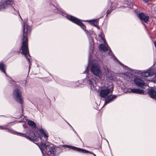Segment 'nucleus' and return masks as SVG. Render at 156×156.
<instances>
[{
  "label": "nucleus",
  "mask_w": 156,
  "mask_h": 156,
  "mask_svg": "<svg viewBox=\"0 0 156 156\" xmlns=\"http://www.w3.org/2000/svg\"><path fill=\"white\" fill-rule=\"evenodd\" d=\"M129 92L138 94H143L144 92L143 90L139 89L133 88L130 89V91Z\"/></svg>",
  "instance_id": "14"
},
{
  "label": "nucleus",
  "mask_w": 156,
  "mask_h": 156,
  "mask_svg": "<svg viewBox=\"0 0 156 156\" xmlns=\"http://www.w3.org/2000/svg\"><path fill=\"white\" fill-rule=\"evenodd\" d=\"M5 65L3 64L2 62L0 63V69L2 72L4 73L5 75H6L5 69Z\"/></svg>",
  "instance_id": "19"
},
{
  "label": "nucleus",
  "mask_w": 156,
  "mask_h": 156,
  "mask_svg": "<svg viewBox=\"0 0 156 156\" xmlns=\"http://www.w3.org/2000/svg\"><path fill=\"white\" fill-rule=\"evenodd\" d=\"M13 3V0H6L2 2V4L0 5V10L5 9L9 5H12Z\"/></svg>",
  "instance_id": "9"
},
{
  "label": "nucleus",
  "mask_w": 156,
  "mask_h": 156,
  "mask_svg": "<svg viewBox=\"0 0 156 156\" xmlns=\"http://www.w3.org/2000/svg\"><path fill=\"white\" fill-rule=\"evenodd\" d=\"M148 93L150 97L156 99V89L151 88L148 91Z\"/></svg>",
  "instance_id": "13"
},
{
  "label": "nucleus",
  "mask_w": 156,
  "mask_h": 156,
  "mask_svg": "<svg viewBox=\"0 0 156 156\" xmlns=\"http://www.w3.org/2000/svg\"><path fill=\"white\" fill-rule=\"evenodd\" d=\"M153 71L151 69H148L147 71L142 72L141 73V76L144 77H148L151 76L153 75Z\"/></svg>",
  "instance_id": "11"
},
{
  "label": "nucleus",
  "mask_w": 156,
  "mask_h": 156,
  "mask_svg": "<svg viewBox=\"0 0 156 156\" xmlns=\"http://www.w3.org/2000/svg\"><path fill=\"white\" fill-rule=\"evenodd\" d=\"M70 148L73 150L75 151H78L84 153H88V152H89V151H87L79 148H77L72 146H70Z\"/></svg>",
  "instance_id": "17"
},
{
  "label": "nucleus",
  "mask_w": 156,
  "mask_h": 156,
  "mask_svg": "<svg viewBox=\"0 0 156 156\" xmlns=\"http://www.w3.org/2000/svg\"><path fill=\"white\" fill-rule=\"evenodd\" d=\"M99 49H100L101 50L103 51H106L108 50H109V54H111L112 52L111 51V50L110 49L109 47L107 45H105L104 44H101L99 45Z\"/></svg>",
  "instance_id": "15"
},
{
  "label": "nucleus",
  "mask_w": 156,
  "mask_h": 156,
  "mask_svg": "<svg viewBox=\"0 0 156 156\" xmlns=\"http://www.w3.org/2000/svg\"><path fill=\"white\" fill-rule=\"evenodd\" d=\"M39 131L41 135V136L39 135L38 136V137L40 138L41 140L42 137V136H44V138H47L46 139H47L48 136V133L46 131L42 129H41Z\"/></svg>",
  "instance_id": "16"
},
{
  "label": "nucleus",
  "mask_w": 156,
  "mask_h": 156,
  "mask_svg": "<svg viewBox=\"0 0 156 156\" xmlns=\"http://www.w3.org/2000/svg\"><path fill=\"white\" fill-rule=\"evenodd\" d=\"M98 37L99 38V41L100 42L104 41L105 42V39L102 36V34L100 33L98 35Z\"/></svg>",
  "instance_id": "21"
},
{
  "label": "nucleus",
  "mask_w": 156,
  "mask_h": 156,
  "mask_svg": "<svg viewBox=\"0 0 156 156\" xmlns=\"http://www.w3.org/2000/svg\"><path fill=\"white\" fill-rule=\"evenodd\" d=\"M146 2H148L149 1L148 0H144Z\"/></svg>",
  "instance_id": "27"
},
{
  "label": "nucleus",
  "mask_w": 156,
  "mask_h": 156,
  "mask_svg": "<svg viewBox=\"0 0 156 156\" xmlns=\"http://www.w3.org/2000/svg\"><path fill=\"white\" fill-rule=\"evenodd\" d=\"M108 85L101 87L100 90L99 95L101 98H105L113 90V85L111 82H109Z\"/></svg>",
  "instance_id": "3"
},
{
  "label": "nucleus",
  "mask_w": 156,
  "mask_h": 156,
  "mask_svg": "<svg viewBox=\"0 0 156 156\" xmlns=\"http://www.w3.org/2000/svg\"><path fill=\"white\" fill-rule=\"evenodd\" d=\"M119 63L121 64L122 66H123L124 65L122 63H121L119 61H118Z\"/></svg>",
  "instance_id": "26"
},
{
  "label": "nucleus",
  "mask_w": 156,
  "mask_h": 156,
  "mask_svg": "<svg viewBox=\"0 0 156 156\" xmlns=\"http://www.w3.org/2000/svg\"><path fill=\"white\" fill-rule=\"evenodd\" d=\"M14 99L18 103L22 104L23 100L21 98V94L20 92L18 89H15L13 94Z\"/></svg>",
  "instance_id": "6"
},
{
  "label": "nucleus",
  "mask_w": 156,
  "mask_h": 156,
  "mask_svg": "<svg viewBox=\"0 0 156 156\" xmlns=\"http://www.w3.org/2000/svg\"><path fill=\"white\" fill-rule=\"evenodd\" d=\"M31 28L27 24H24L23 27L22 45L21 47V53L24 55L30 65V58L28 46L27 35L30 33Z\"/></svg>",
  "instance_id": "1"
},
{
  "label": "nucleus",
  "mask_w": 156,
  "mask_h": 156,
  "mask_svg": "<svg viewBox=\"0 0 156 156\" xmlns=\"http://www.w3.org/2000/svg\"><path fill=\"white\" fill-rule=\"evenodd\" d=\"M134 81L136 85L138 87H142L145 85V83L144 81L138 78L135 77Z\"/></svg>",
  "instance_id": "10"
},
{
  "label": "nucleus",
  "mask_w": 156,
  "mask_h": 156,
  "mask_svg": "<svg viewBox=\"0 0 156 156\" xmlns=\"http://www.w3.org/2000/svg\"><path fill=\"white\" fill-rule=\"evenodd\" d=\"M91 25L96 27H98V22L97 20H94L90 21Z\"/></svg>",
  "instance_id": "20"
},
{
  "label": "nucleus",
  "mask_w": 156,
  "mask_h": 156,
  "mask_svg": "<svg viewBox=\"0 0 156 156\" xmlns=\"http://www.w3.org/2000/svg\"><path fill=\"white\" fill-rule=\"evenodd\" d=\"M29 131L30 134L28 135L26 134L19 133H18V135L20 136L25 137L27 138L28 139L30 140H36L37 139V137L33 131L31 130H30Z\"/></svg>",
  "instance_id": "5"
},
{
  "label": "nucleus",
  "mask_w": 156,
  "mask_h": 156,
  "mask_svg": "<svg viewBox=\"0 0 156 156\" xmlns=\"http://www.w3.org/2000/svg\"><path fill=\"white\" fill-rule=\"evenodd\" d=\"M152 80L154 83H156V73L155 75L154 76Z\"/></svg>",
  "instance_id": "22"
},
{
  "label": "nucleus",
  "mask_w": 156,
  "mask_h": 156,
  "mask_svg": "<svg viewBox=\"0 0 156 156\" xmlns=\"http://www.w3.org/2000/svg\"><path fill=\"white\" fill-rule=\"evenodd\" d=\"M154 45H155V47H156V41H154Z\"/></svg>",
  "instance_id": "25"
},
{
  "label": "nucleus",
  "mask_w": 156,
  "mask_h": 156,
  "mask_svg": "<svg viewBox=\"0 0 156 156\" xmlns=\"http://www.w3.org/2000/svg\"><path fill=\"white\" fill-rule=\"evenodd\" d=\"M66 18L69 20L80 26L83 29L85 30L86 26L79 19L71 16H67Z\"/></svg>",
  "instance_id": "4"
},
{
  "label": "nucleus",
  "mask_w": 156,
  "mask_h": 156,
  "mask_svg": "<svg viewBox=\"0 0 156 156\" xmlns=\"http://www.w3.org/2000/svg\"><path fill=\"white\" fill-rule=\"evenodd\" d=\"M27 122L28 125L33 128H36V125L34 121L29 120Z\"/></svg>",
  "instance_id": "18"
},
{
  "label": "nucleus",
  "mask_w": 156,
  "mask_h": 156,
  "mask_svg": "<svg viewBox=\"0 0 156 156\" xmlns=\"http://www.w3.org/2000/svg\"><path fill=\"white\" fill-rule=\"evenodd\" d=\"M0 129H5V128H4V127H3V126H0Z\"/></svg>",
  "instance_id": "24"
},
{
  "label": "nucleus",
  "mask_w": 156,
  "mask_h": 156,
  "mask_svg": "<svg viewBox=\"0 0 156 156\" xmlns=\"http://www.w3.org/2000/svg\"><path fill=\"white\" fill-rule=\"evenodd\" d=\"M38 145L43 154L44 151L48 155L55 156L56 155L55 147L53 144H49L46 145L45 144L41 143Z\"/></svg>",
  "instance_id": "2"
},
{
  "label": "nucleus",
  "mask_w": 156,
  "mask_h": 156,
  "mask_svg": "<svg viewBox=\"0 0 156 156\" xmlns=\"http://www.w3.org/2000/svg\"><path fill=\"white\" fill-rule=\"evenodd\" d=\"M19 16H20V17L21 18V17H20V14H19Z\"/></svg>",
  "instance_id": "29"
},
{
  "label": "nucleus",
  "mask_w": 156,
  "mask_h": 156,
  "mask_svg": "<svg viewBox=\"0 0 156 156\" xmlns=\"http://www.w3.org/2000/svg\"><path fill=\"white\" fill-rule=\"evenodd\" d=\"M117 96L115 95H110L108 96L105 99L104 105H106L108 103L112 101L113 99L115 98Z\"/></svg>",
  "instance_id": "12"
},
{
  "label": "nucleus",
  "mask_w": 156,
  "mask_h": 156,
  "mask_svg": "<svg viewBox=\"0 0 156 156\" xmlns=\"http://www.w3.org/2000/svg\"><path fill=\"white\" fill-rule=\"evenodd\" d=\"M91 71L95 75L98 76H100L101 73L100 69L99 66L95 64H92L91 66Z\"/></svg>",
  "instance_id": "7"
},
{
  "label": "nucleus",
  "mask_w": 156,
  "mask_h": 156,
  "mask_svg": "<svg viewBox=\"0 0 156 156\" xmlns=\"http://www.w3.org/2000/svg\"><path fill=\"white\" fill-rule=\"evenodd\" d=\"M92 154H93L94 155V156H96V155L95 154H94L93 153H92Z\"/></svg>",
  "instance_id": "28"
},
{
  "label": "nucleus",
  "mask_w": 156,
  "mask_h": 156,
  "mask_svg": "<svg viewBox=\"0 0 156 156\" xmlns=\"http://www.w3.org/2000/svg\"><path fill=\"white\" fill-rule=\"evenodd\" d=\"M138 17L140 20H143L146 23H147L149 21V17L146 14L140 13L138 14Z\"/></svg>",
  "instance_id": "8"
},
{
  "label": "nucleus",
  "mask_w": 156,
  "mask_h": 156,
  "mask_svg": "<svg viewBox=\"0 0 156 156\" xmlns=\"http://www.w3.org/2000/svg\"><path fill=\"white\" fill-rule=\"evenodd\" d=\"M112 12V10L111 9H110V10H108L107 11V14H109L111 12Z\"/></svg>",
  "instance_id": "23"
}]
</instances>
